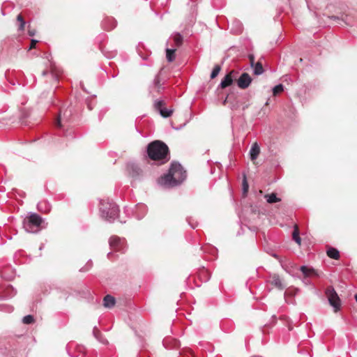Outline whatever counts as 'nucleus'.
Listing matches in <instances>:
<instances>
[{"label": "nucleus", "instance_id": "obj_34", "mask_svg": "<svg viewBox=\"0 0 357 357\" xmlns=\"http://www.w3.org/2000/svg\"><path fill=\"white\" fill-rule=\"evenodd\" d=\"M187 222L192 229H195L198 225V222L191 217L187 218Z\"/></svg>", "mask_w": 357, "mask_h": 357}, {"label": "nucleus", "instance_id": "obj_24", "mask_svg": "<svg viewBox=\"0 0 357 357\" xmlns=\"http://www.w3.org/2000/svg\"><path fill=\"white\" fill-rule=\"evenodd\" d=\"M199 277L201 280H204V282H207L211 278V273L207 269L203 268L199 271Z\"/></svg>", "mask_w": 357, "mask_h": 357}, {"label": "nucleus", "instance_id": "obj_15", "mask_svg": "<svg viewBox=\"0 0 357 357\" xmlns=\"http://www.w3.org/2000/svg\"><path fill=\"white\" fill-rule=\"evenodd\" d=\"M146 206L143 204H139L135 206V216L138 220L142 219L146 213Z\"/></svg>", "mask_w": 357, "mask_h": 357}, {"label": "nucleus", "instance_id": "obj_10", "mask_svg": "<svg viewBox=\"0 0 357 357\" xmlns=\"http://www.w3.org/2000/svg\"><path fill=\"white\" fill-rule=\"evenodd\" d=\"M174 112L172 107L166 108L165 107V102L162 100H158V113L163 118L170 117Z\"/></svg>", "mask_w": 357, "mask_h": 357}, {"label": "nucleus", "instance_id": "obj_3", "mask_svg": "<svg viewBox=\"0 0 357 357\" xmlns=\"http://www.w3.org/2000/svg\"><path fill=\"white\" fill-rule=\"evenodd\" d=\"M100 211L101 217L103 219L109 222H112L119 215V208L114 203L101 202Z\"/></svg>", "mask_w": 357, "mask_h": 357}, {"label": "nucleus", "instance_id": "obj_30", "mask_svg": "<svg viewBox=\"0 0 357 357\" xmlns=\"http://www.w3.org/2000/svg\"><path fill=\"white\" fill-rule=\"evenodd\" d=\"M35 319L33 315H26L22 319V322L25 324H31L34 322Z\"/></svg>", "mask_w": 357, "mask_h": 357}, {"label": "nucleus", "instance_id": "obj_38", "mask_svg": "<svg viewBox=\"0 0 357 357\" xmlns=\"http://www.w3.org/2000/svg\"><path fill=\"white\" fill-rule=\"evenodd\" d=\"M303 281V282L305 284H311V282H310V280L309 279V278L304 277Z\"/></svg>", "mask_w": 357, "mask_h": 357}, {"label": "nucleus", "instance_id": "obj_7", "mask_svg": "<svg viewBox=\"0 0 357 357\" xmlns=\"http://www.w3.org/2000/svg\"><path fill=\"white\" fill-rule=\"evenodd\" d=\"M150 160L153 161L151 165L153 167L154 163L156 162V140L152 141L147 146L146 154L144 157V162L149 163Z\"/></svg>", "mask_w": 357, "mask_h": 357}, {"label": "nucleus", "instance_id": "obj_9", "mask_svg": "<svg viewBox=\"0 0 357 357\" xmlns=\"http://www.w3.org/2000/svg\"><path fill=\"white\" fill-rule=\"evenodd\" d=\"M328 17L334 21V24L336 25H347L351 26L353 23L352 17L349 15L342 14L340 16L339 15H331L328 16Z\"/></svg>", "mask_w": 357, "mask_h": 357}, {"label": "nucleus", "instance_id": "obj_46", "mask_svg": "<svg viewBox=\"0 0 357 357\" xmlns=\"http://www.w3.org/2000/svg\"><path fill=\"white\" fill-rule=\"evenodd\" d=\"M41 204H43V203H40V204H38V207L39 209H40V207Z\"/></svg>", "mask_w": 357, "mask_h": 357}, {"label": "nucleus", "instance_id": "obj_8", "mask_svg": "<svg viewBox=\"0 0 357 357\" xmlns=\"http://www.w3.org/2000/svg\"><path fill=\"white\" fill-rule=\"evenodd\" d=\"M124 241L123 238H121L116 236H112L109 240V246L111 249L115 251L124 252L126 250Z\"/></svg>", "mask_w": 357, "mask_h": 357}, {"label": "nucleus", "instance_id": "obj_28", "mask_svg": "<svg viewBox=\"0 0 357 357\" xmlns=\"http://www.w3.org/2000/svg\"><path fill=\"white\" fill-rule=\"evenodd\" d=\"M93 334L94 337L99 341L102 342L104 344L107 343V341L106 340H102L100 339L101 333H100V331H98L96 326L93 328Z\"/></svg>", "mask_w": 357, "mask_h": 357}, {"label": "nucleus", "instance_id": "obj_27", "mask_svg": "<svg viewBox=\"0 0 357 357\" xmlns=\"http://www.w3.org/2000/svg\"><path fill=\"white\" fill-rule=\"evenodd\" d=\"M253 72L256 75H260L264 73V68L260 62H257L255 65Z\"/></svg>", "mask_w": 357, "mask_h": 357}, {"label": "nucleus", "instance_id": "obj_23", "mask_svg": "<svg viewBox=\"0 0 357 357\" xmlns=\"http://www.w3.org/2000/svg\"><path fill=\"white\" fill-rule=\"evenodd\" d=\"M172 38L176 47L181 46V45L183 44V37L181 33H174Z\"/></svg>", "mask_w": 357, "mask_h": 357}, {"label": "nucleus", "instance_id": "obj_25", "mask_svg": "<svg viewBox=\"0 0 357 357\" xmlns=\"http://www.w3.org/2000/svg\"><path fill=\"white\" fill-rule=\"evenodd\" d=\"M292 238L294 241H295L296 243H297L298 245H301V238L299 236V230L297 226L294 227V229L293 231L292 234Z\"/></svg>", "mask_w": 357, "mask_h": 357}, {"label": "nucleus", "instance_id": "obj_6", "mask_svg": "<svg viewBox=\"0 0 357 357\" xmlns=\"http://www.w3.org/2000/svg\"><path fill=\"white\" fill-rule=\"evenodd\" d=\"M326 294L330 305L333 307L335 312H337L340 307V299L334 288L331 287L327 288Z\"/></svg>", "mask_w": 357, "mask_h": 357}, {"label": "nucleus", "instance_id": "obj_33", "mask_svg": "<svg viewBox=\"0 0 357 357\" xmlns=\"http://www.w3.org/2000/svg\"><path fill=\"white\" fill-rule=\"evenodd\" d=\"M249 188V185L248 183L246 176H244L243 180V194L244 196H245L248 193Z\"/></svg>", "mask_w": 357, "mask_h": 357}, {"label": "nucleus", "instance_id": "obj_2", "mask_svg": "<svg viewBox=\"0 0 357 357\" xmlns=\"http://www.w3.org/2000/svg\"><path fill=\"white\" fill-rule=\"evenodd\" d=\"M127 174L134 181H141L151 174L149 167L142 169L138 164L129 162L126 164Z\"/></svg>", "mask_w": 357, "mask_h": 357}, {"label": "nucleus", "instance_id": "obj_29", "mask_svg": "<svg viewBox=\"0 0 357 357\" xmlns=\"http://www.w3.org/2000/svg\"><path fill=\"white\" fill-rule=\"evenodd\" d=\"M17 20L20 22L18 30L20 31H24L26 22L24 20L22 15L19 14L17 15Z\"/></svg>", "mask_w": 357, "mask_h": 357}, {"label": "nucleus", "instance_id": "obj_19", "mask_svg": "<svg viewBox=\"0 0 357 357\" xmlns=\"http://www.w3.org/2000/svg\"><path fill=\"white\" fill-rule=\"evenodd\" d=\"M271 284L280 290H283L285 286L283 284L278 275H274L272 278Z\"/></svg>", "mask_w": 357, "mask_h": 357}, {"label": "nucleus", "instance_id": "obj_1", "mask_svg": "<svg viewBox=\"0 0 357 357\" xmlns=\"http://www.w3.org/2000/svg\"><path fill=\"white\" fill-rule=\"evenodd\" d=\"M186 171L176 161L172 162L168 172L161 178V184L167 188L180 185L186 178Z\"/></svg>", "mask_w": 357, "mask_h": 357}, {"label": "nucleus", "instance_id": "obj_39", "mask_svg": "<svg viewBox=\"0 0 357 357\" xmlns=\"http://www.w3.org/2000/svg\"><path fill=\"white\" fill-rule=\"evenodd\" d=\"M28 33H29V36H34V35H35V33H36V32H35V31H34V30H30V29H29V30L28 31Z\"/></svg>", "mask_w": 357, "mask_h": 357}, {"label": "nucleus", "instance_id": "obj_4", "mask_svg": "<svg viewBox=\"0 0 357 357\" xmlns=\"http://www.w3.org/2000/svg\"><path fill=\"white\" fill-rule=\"evenodd\" d=\"M43 218L37 213H31L23 221V227L26 231L36 233L40 230Z\"/></svg>", "mask_w": 357, "mask_h": 357}, {"label": "nucleus", "instance_id": "obj_12", "mask_svg": "<svg viewBox=\"0 0 357 357\" xmlns=\"http://www.w3.org/2000/svg\"><path fill=\"white\" fill-rule=\"evenodd\" d=\"M72 111L70 109H66L63 112H60L58 119L56 121V126L58 128H61V121H68L70 119V116H71Z\"/></svg>", "mask_w": 357, "mask_h": 357}, {"label": "nucleus", "instance_id": "obj_5", "mask_svg": "<svg viewBox=\"0 0 357 357\" xmlns=\"http://www.w3.org/2000/svg\"><path fill=\"white\" fill-rule=\"evenodd\" d=\"M170 160V151L168 146L158 139V166L167 162Z\"/></svg>", "mask_w": 357, "mask_h": 357}, {"label": "nucleus", "instance_id": "obj_20", "mask_svg": "<svg viewBox=\"0 0 357 357\" xmlns=\"http://www.w3.org/2000/svg\"><path fill=\"white\" fill-rule=\"evenodd\" d=\"M165 52H166L167 61L169 63L173 62L175 60V57H176V54H175L176 49L167 47L165 49Z\"/></svg>", "mask_w": 357, "mask_h": 357}, {"label": "nucleus", "instance_id": "obj_31", "mask_svg": "<svg viewBox=\"0 0 357 357\" xmlns=\"http://www.w3.org/2000/svg\"><path fill=\"white\" fill-rule=\"evenodd\" d=\"M220 70V66L219 65H215L211 73V79H214L215 77H216L219 74Z\"/></svg>", "mask_w": 357, "mask_h": 357}, {"label": "nucleus", "instance_id": "obj_45", "mask_svg": "<svg viewBox=\"0 0 357 357\" xmlns=\"http://www.w3.org/2000/svg\"><path fill=\"white\" fill-rule=\"evenodd\" d=\"M253 60H254V59H253V57H252V59H251L252 66H253Z\"/></svg>", "mask_w": 357, "mask_h": 357}, {"label": "nucleus", "instance_id": "obj_37", "mask_svg": "<svg viewBox=\"0 0 357 357\" xmlns=\"http://www.w3.org/2000/svg\"><path fill=\"white\" fill-rule=\"evenodd\" d=\"M236 23L237 26L236 33H241L242 31L241 24L239 22H236Z\"/></svg>", "mask_w": 357, "mask_h": 357}, {"label": "nucleus", "instance_id": "obj_18", "mask_svg": "<svg viewBox=\"0 0 357 357\" xmlns=\"http://www.w3.org/2000/svg\"><path fill=\"white\" fill-rule=\"evenodd\" d=\"M116 300L111 295H106L103 298V305L107 308H112L114 306Z\"/></svg>", "mask_w": 357, "mask_h": 357}, {"label": "nucleus", "instance_id": "obj_36", "mask_svg": "<svg viewBox=\"0 0 357 357\" xmlns=\"http://www.w3.org/2000/svg\"><path fill=\"white\" fill-rule=\"evenodd\" d=\"M37 43H38L37 40H35V39L31 40V45H30V47H29V50L34 48L35 46H36V44Z\"/></svg>", "mask_w": 357, "mask_h": 357}, {"label": "nucleus", "instance_id": "obj_43", "mask_svg": "<svg viewBox=\"0 0 357 357\" xmlns=\"http://www.w3.org/2000/svg\"><path fill=\"white\" fill-rule=\"evenodd\" d=\"M88 269H89V268H87V269H84V268H82L79 270V271H81V272H84V271H86Z\"/></svg>", "mask_w": 357, "mask_h": 357}, {"label": "nucleus", "instance_id": "obj_48", "mask_svg": "<svg viewBox=\"0 0 357 357\" xmlns=\"http://www.w3.org/2000/svg\"><path fill=\"white\" fill-rule=\"evenodd\" d=\"M355 299H356V301L357 302V294L355 295Z\"/></svg>", "mask_w": 357, "mask_h": 357}, {"label": "nucleus", "instance_id": "obj_41", "mask_svg": "<svg viewBox=\"0 0 357 357\" xmlns=\"http://www.w3.org/2000/svg\"><path fill=\"white\" fill-rule=\"evenodd\" d=\"M112 255H113L112 252H109V253L107 254V257H108L109 259H111V257H112Z\"/></svg>", "mask_w": 357, "mask_h": 357}, {"label": "nucleus", "instance_id": "obj_14", "mask_svg": "<svg viewBox=\"0 0 357 357\" xmlns=\"http://www.w3.org/2000/svg\"><path fill=\"white\" fill-rule=\"evenodd\" d=\"M260 153V147L259 144L255 142L254 143L249 151L250 158L251 160H255Z\"/></svg>", "mask_w": 357, "mask_h": 357}, {"label": "nucleus", "instance_id": "obj_42", "mask_svg": "<svg viewBox=\"0 0 357 357\" xmlns=\"http://www.w3.org/2000/svg\"><path fill=\"white\" fill-rule=\"evenodd\" d=\"M47 73H48V72H47V70H44V71H43L42 75H43V76H45V75H46Z\"/></svg>", "mask_w": 357, "mask_h": 357}, {"label": "nucleus", "instance_id": "obj_40", "mask_svg": "<svg viewBox=\"0 0 357 357\" xmlns=\"http://www.w3.org/2000/svg\"><path fill=\"white\" fill-rule=\"evenodd\" d=\"M271 255H272L274 258H275V259H277L280 260V257H279V255H277V254H275V253H273Z\"/></svg>", "mask_w": 357, "mask_h": 357}, {"label": "nucleus", "instance_id": "obj_16", "mask_svg": "<svg viewBox=\"0 0 357 357\" xmlns=\"http://www.w3.org/2000/svg\"><path fill=\"white\" fill-rule=\"evenodd\" d=\"M300 271L302 272L303 276L305 278H310L311 276L317 275L316 271L313 268L308 267L307 266H301Z\"/></svg>", "mask_w": 357, "mask_h": 357}, {"label": "nucleus", "instance_id": "obj_26", "mask_svg": "<svg viewBox=\"0 0 357 357\" xmlns=\"http://www.w3.org/2000/svg\"><path fill=\"white\" fill-rule=\"evenodd\" d=\"M17 291L12 287H8L6 289L4 298H10L16 294Z\"/></svg>", "mask_w": 357, "mask_h": 357}, {"label": "nucleus", "instance_id": "obj_22", "mask_svg": "<svg viewBox=\"0 0 357 357\" xmlns=\"http://www.w3.org/2000/svg\"><path fill=\"white\" fill-rule=\"evenodd\" d=\"M327 255L333 259H338L340 258V252L335 248H329L326 251Z\"/></svg>", "mask_w": 357, "mask_h": 357}, {"label": "nucleus", "instance_id": "obj_35", "mask_svg": "<svg viewBox=\"0 0 357 357\" xmlns=\"http://www.w3.org/2000/svg\"><path fill=\"white\" fill-rule=\"evenodd\" d=\"M109 20V21H111V22H112V24H111L110 27H109V28L106 27V23H107V20H105V21L103 22L102 26H104V28H105V29H107V30H112V29H113L114 28H115V27H116V21H115L114 20H113V19H112V20Z\"/></svg>", "mask_w": 357, "mask_h": 357}, {"label": "nucleus", "instance_id": "obj_21", "mask_svg": "<svg viewBox=\"0 0 357 357\" xmlns=\"http://www.w3.org/2000/svg\"><path fill=\"white\" fill-rule=\"evenodd\" d=\"M266 202L269 204H274L280 202V199L277 197L276 193L272 192L271 194H266L264 196Z\"/></svg>", "mask_w": 357, "mask_h": 357}, {"label": "nucleus", "instance_id": "obj_44", "mask_svg": "<svg viewBox=\"0 0 357 357\" xmlns=\"http://www.w3.org/2000/svg\"><path fill=\"white\" fill-rule=\"evenodd\" d=\"M115 54H116V53H112V54L110 56H109L108 57H113V56H114Z\"/></svg>", "mask_w": 357, "mask_h": 357}, {"label": "nucleus", "instance_id": "obj_47", "mask_svg": "<svg viewBox=\"0 0 357 357\" xmlns=\"http://www.w3.org/2000/svg\"><path fill=\"white\" fill-rule=\"evenodd\" d=\"M166 342H167V340H163V344L164 345H165Z\"/></svg>", "mask_w": 357, "mask_h": 357}, {"label": "nucleus", "instance_id": "obj_32", "mask_svg": "<svg viewBox=\"0 0 357 357\" xmlns=\"http://www.w3.org/2000/svg\"><path fill=\"white\" fill-rule=\"evenodd\" d=\"M284 90V86L282 84H279L276 86H275L273 89V95H278Z\"/></svg>", "mask_w": 357, "mask_h": 357}, {"label": "nucleus", "instance_id": "obj_11", "mask_svg": "<svg viewBox=\"0 0 357 357\" xmlns=\"http://www.w3.org/2000/svg\"><path fill=\"white\" fill-rule=\"evenodd\" d=\"M252 82V78L247 73H243L237 79V86L242 89H247Z\"/></svg>", "mask_w": 357, "mask_h": 357}, {"label": "nucleus", "instance_id": "obj_17", "mask_svg": "<svg viewBox=\"0 0 357 357\" xmlns=\"http://www.w3.org/2000/svg\"><path fill=\"white\" fill-rule=\"evenodd\" d=\"M156 91V75L155 76L151 84L149 86V93L151 96L154 98L155 97V92ZM153 105L155 108H156V99L153 100Z\"/></svg>", "mask_w": 357, "mask_h": 357}, {"label": "nucleus", "instance_id": "obj_49", "mask_svg": "<svg viewBox=\"0 0 357 357\" xmlns=\"http://www.w3.org/2000/svg\"><path fill=\"white\" fill-rule=\"evenodd\" d=\"M142 58H143V59H144V60L147 59V58H146V57H143V56H142Z\"/></svg>", "mask_w": 357, "mask_h": 357}, {"label": "nucleus", "instance_id": "obj_13", "mask_svg": "<svg viewBox=\"0 0 357 357\" xmlns=\"http://www.w3.org/2000/svg\"><path fill=\"white\" fill-rule=\"evenodd\" d=\"M234 71H231L228 74H227L223 79H222L219 87L221 89H225L233 84V76L232 74Z\"/></svg>", "mask_w": 357, "mask_h": 357}]
</instances>
